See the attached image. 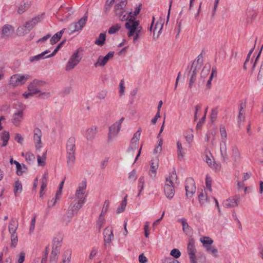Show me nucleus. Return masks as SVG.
<instances>
[{"label": "nucleus", "instance_id": "f257e3e1", "mask_svg": "<svg viewBox=\"0 0 263 263\" xmlns=\"http://www.w3.org/2000/svg\"><path fill=\"white\" fill-rule=\"evenodd\" d=\"M139 21L130 18L125 24V27L128 31L127 35L128 37H133V43L138 42L140 37L144 34L143 28L139 24Z\"/></svg>", "mask_w": 263, "mask_h": 263}, {"label": "nucleus", "instance_id": "f03ea898", "mask_svg": "<svg viewBox=\"0 0 263 263\" xmlns=\"http://www.w3.org/2000/svg\"><path fill=\"white\" fill-rule=\"evenodd\" d=\"M174 172H175V171ZM174 177H176V174L175 173H173L170 177L166 178V183L164 187V191L166 198L168 199H172L175 194L173 182L171 179L173 178Z\"/></svg>", "mask_w": 263, "mask_h": 263}, {"label": "nucleus", "instance_id": "7ed1b4c3", "mask_svg": "<svg viewBox=\"0 0 263 263\" xmlns=\"http://www.w3.org/2000/svg\"><path fill=\"white\" fill-rule=\"evenodd\" d=\"M30 78L29 74H15L10 78L9 84L10 85L16 87L22 85Z\"/></svg>", "mask_w": 263, "mask_h": 263}, {"label": "nucleus", "instance_id": "20e7f679", "mask_svg": "<svg viewBox=\"0 0 263 263\" xmlns=\"http://www.w3.org/2000/svg\"><path fill=\"white\" fill-rule=\"evenodd\" d=\"M81 58V57L79 55V50H77L70 57L66 65L65 70L70 71L73 69L79 63Z\"/></svg>", "mask_w": 263, "mask_h": 263}, {"label": "nucleus", "instance_id": "39448f33", "mask_svg": "<svg viewBox=\"0 0 263 263\" xmlns=\"http://www.w3.org/2000/svg\"><path fill=\"white\" fill-rule=\"evenodd\" d=\"M201 68V65L197 64L195 65V62H193L190 70L188 72V77H189V87L192 88L196 80L197 72Z\"/></svg>", "mask_w": 263, "mask_h": 263}, {"label": "nucleus", "instance_id": "423d86ee", "mask_svg": "<svg viewBox=\"0 0 263 263\" xmlns=\"http://www.w3.org/2000/svg\"><path fill=\"white\" fill-rule=\"evenodd\" d=\"M87 20V16H84L80 18L77 22L71 24L68 28L69 34H72L76 31L82 30L85 25Z\"/></svg>", "mask_w": 263, "mask_h": 263}, {"label": "nucleus", "instance_id": "0eeeda50", "mask_svg": "<svg viewBox=\"0 0 263 263\" xmlns=\"http://www.w3.org/2000/svg\"><path fill=\"white\" fill-rule=\"evenodd\" d=\"M196 249L195 242L193 238L190 239L187 247V252L189 255L191 263H197L195 253Z\"/></svg>", "mask_w": 263, "mask_h": 263}, {"label": "nucleus", "instance_id": "6e6552de", "mask_svg": "<svg viewBox=\"0 0 263 263\" xmlns=\"http://www.w3.org/2000/svg\"><path fill=\"white\" fill-rule=\"evenodd\" d=\"M44 84L45 82L44 81L35 79L29 84L28 90L33 95L39 93L40 92L39 87L44 85Z\"/></svg>", "mask_w": 263, "mask_h": 263}, {"label": "nucleus", "instance_id": "1a4fd4ad", "mask_svg": "<svg viewBox=\"0 0 263 263\" xmlns=\"http://www.w3.org/2000/svg\"><path fill=\"white\" fill-rule=\"evenodd\" d=\"M114 51H110L104 57L100 55L97 62L94 64V66L97 67L105 66L108 61L114 57Z\"/></svg>", "mask_w": 263, "mask_h": 263}, {"label": "nucleus", "instance_id": "9d476101", "mask_svg": "<svg viewBox=\"0 0 263 263\" xmlns=\"http://www.w3.org/2000/svg\"><path fill=\"white\" fill-rule=\"evenodd\" d=\"M104 242L105 247L109 246L114 238L113 231L111 228L106 227L103 232Z\"/></svg>", "mask_w": 263, "mask_h": 263}, {"label": "nucleus", "instance_id": "9b49d317", "mask_svg": "<svg viewBox=\"0 0 263 263\" xmlns=\"http://www.w3.org/2000/svg\"><path fill=\"white\" fill-rule=\"evenodd\" d=\"M87 182L86 180L84 179L81 182V185L78 187V189L76 192V197L77 200H86V198L83 197V195L85 192L86 189Z\"/></svg>", "mask_w": 263, "mask_h": 263}, {"label": "nucleus", "instance_id": "f8f14e48", "mask_svg": "<svg viewBox=\"0 0 263 263\" xmlns=\"http://www.w3.org/2000/svg\"><path fill=\"white\" fill-rule=\"evenodd\" d=\"M185 191L187 197H191L195 193L196 186L192 179L189 178L186 181Z\"/></svg>", "mask_w": 263, "mask_h": 263}, {"label": "nucleus", "instance_id": "ddd939ff", "mask_svg": "<svg viewBox=\"0 0 263 263\" xmlns=\"http://www.w3.org/2000/svg\"><path fill=\"white\" fill-rule=\"evenodd\" d=\"M24 109V107H22V109L20 110H18L13 115L12 119V123L15 126H19L21 124V123L23 120L24 117V112L23 110Z\"/></svg>", "mask_w": 263, "mask_h": 263}, {"label": "nucleus", "instance_id": "4468645a", "mask_svg": "<svg viewBox=\"0 0 263 263\" xmlns=\"http://www.w3.org/2000/svg\"><path fill=\"white\" fill-rule=\"evenodd\" d=\"M42 132L39 128H35L34 130L33 140L35 143V148L37 150H40L42 147Z\"/></svg>", "mask_w": 263, "mask_h": 263}, {"label": "nucleus", "instance_id": "2eb2a0df", "mask_svg": "<svg viewBox=\"0 0 263 263\" xmlns=\"http://www.w3.org/2000/svg\"><path fill=\"white\" fill-rule=\"evenodd\" d=\"M121 128L120 127H118L117 124H113L112 125L109 127L108 134V140L112 141L115 137H116Z\"/></svg>", "mask_w": 263, "mask_h": 263}, {"label": "nucleus", "instance_id": "dca6fc26", "mask_svg": "<svg viewBox=\"0 0 263 263\" xmlns=\"http://www.w3.org/2000/svg\"><path fill=\"white\" fill-rule=\"evenodd\" d=\"M239 201V196L236 195L234 198H229L226 200L223 203L224 207L226 208H232L238 206Z\"/></svg>", "mask_w": 263, "mask_h": 263}, {"label": "nucleus", "instance_id": "f3484780", "mask_svg": "<svg viewBox=\"0 0 263 263\" xmlns=\"http://www.w3.org/2000/svg\"><path fill=\"white\" fill-rule=\"evenodd\" d=\"M98 132L97 127L92 126L86 131L85 137L88 141H92L96 137Z\"/></svg>", "mask_w": 263, "mask_h": 263}, {"label": "nucleus", "instance_id": "a211bd4d", "mask_svg": "<svg viewBox=\"0 0 263 263\" xmlns=\"http://www.w3.org/2000/svg\"><path fill=\"white\" fill-rule=\"evenodd\" d=\"M76 139L74 137H70L66 143V153L75 154Z\"/></svg>", "mask_w": 263, "mask_h": 263}, {"label": "nucleus", "instance_id": "6ab92c4d", "mask_svg": "<svg viewBox=\"0 0 263 263\" xmlns=\"http://www.w3.org/2000/svg\"><path fill=\"white\" fill-rule=\"evenodd\" d=\"M42 15H38L33 18H32L31 20L27 21L25 25V27L28 29V31H30L32 29L33 27L39 22H40L42 19Z\"/></svg>", "mask_w": 263, "mask_h": 263}, {"label": "nucleus", "instance_id": "aec40b11", "mask_svg": "<svg viewBox=\"0 0 263 263\" xmlns=\"http://www.w3.org/2000/svg\"><path fill=\"white\" fill-rule=\"evenodd\" d=\"M14 33L13 27L10 25H5L2 30V37L6 38L10 36Z\"/></svg>", "mask_w": 263, "mask_h": 263}, {"label": "nucleus", "instance_id": "412c9836", "mask_svg": "<svg viewBox=\"0 0 263 263\" xmlns=\"http://www.w3.org/2000/svg\"><path fill=\"white\" fill-rule=\"evenodd\" d=\"M220 154L221 161L223 162L228 160V155L227 154L226 141L223 140L220 144Z\"/></svg>", "mask_w": 263, "mask_h": 263}, {"label": "nucleus", "instance_id": "4be33fe9", "mask_svg": "<svg viewBox=\"0 0 263 263\" xmlns=\"http://www.w3.org/2000/svg\"><path fill=\"white\" fill-rule=\"evenodd\" d=\"M232 158L235 162H238L240 160V154L238 147L236 145L232 146Z\"/></svg>", "mask_w": 263, "mask_h": 263}, {"label": "nucleus", "instance_id": "5701e85b", "mask_svg": "<svg viewBox=\"0 0 263 263\" xmlns=\"http://www.w3.org/2000/svg\"><path fill=\"white\" fill-rule=\"evenodd\" d=\"M85 200H78L77 202L72 204L71 203L70 205L69 211H72L73 213H77V212L83 206L85 203Z\"/></svg>", "mask_w": 263, "mask_h": 263}, {"label": "nucleus", "instance_id": "b1692460", "mask_svg": "<svg viewBox=\"0 0 263 263\" xmlns=\"http://www.w3.org/2000/svg\"><path fill=\"white\" fill-rule=\"evenodd\" d=\"M163 23L162 22H157L155 25V27L154 29L153 39L157 40L159 35L161 34V31L163 28Z\"/></svg>", "mask_w": 263, "mask_h": 263}, {"label": "nucleus", "instance_id": "393cba45", "mask_svg": "<svg viewBox=\"0 0 263 263\" xmlns=\"http://www.w3.org/2000/svg\"><path fill=\"white\" fill-rule=\"evenodd\" d=\"M67 154V165L68 167L70 169L71 168L75 163L76 157L75 154L72 153H66Z\"/></svg>", "mask_w": 263, "mask_h": 263}, {"label": "nucleus", "instance_id": "a878e982", "mask_svg": "<svg viewBox=\"0 0 263 263\" xmlns=\"http://www.w3.org/2000/svg\"><path fill=\"white\" fill-rule=\"evenodd\" d=\"M18 221L15 218H12L9 225V231L10 233H15L18 228Z\"/></svg>", "mask_w": 263, "mask_h": 263}, {"label": "nucleus", "instance_id": "bb28decb", "mask_svg": "<svg viewBox=\"0 0 263 263\" xmlns=\"http://www.w3.org/2000/svg\"><path fill=\"white\" fill-rule=\"evenodd\" d=\"M30 6V2L29 0L23 1L18 8V13L22 14L29 8Z\"/></svg>", "mask_w": 263, "mask_h": 263}, {"label": "nucleus", "instance_id": "cd10ccee", "mask_svg": "<svg viewBox=\"0 0 263 263\" xmlns=\"http://www.w3.org/2000/svg\"><path fill=\"white\" fill-rule=\"evenodd\" d=\"M158 167V161L157 159L152 160L149 175L152 177L156 176V171Z\"/></svg>", "mask_w": 263, "mask_h": 263}, {"label": "nucleus", "instance_id": "c85d7f7f", "mask_svg": "<svg viewBox=\"0 0 263 263\" xmlns=\"http://www.w3.org/2000/svg\"><path fill=\"white\" fill-rule=\"evenodd\" d=\"M65 28H63L60 31L56 33L50 39V42L51 45L56 44L61 38Z\"/></svg>", "mask_w": 263, "mask_h": 263}, {"label": "nucleus", "instance_id": "c756f323", "mask_svg": "<svg viewBox=\"0 0 263 263\" xmlns=\"http://www.w3.org/2000/svg\"><path fill=\"white\" fill-rule=\"evenodd\" d=\"M61 247V240L58 238H54L53 240V245L52 251H54L58 254L60 253V250Z\"/></svg>", "mask_w": 263, "mask_h": 263}, {"label": "nucleus", "instance_id": "7c9ffc66", "mask_svg": "<svg viewBox=\"0 0 263 263\" xmlns=\"http://www.w3.org/2000/svg\"><path fill=\"white\" fill-rule=\"evenodd\" d=\"M105 40H106V33L105 32L101 33L99 34L98 39H97L95 41V44L98 46H102L104 44Z\"/></svg>", "mask_w": 263, "mask_h": 263}, {"label": "nucleus", "instance_id": "2f4dec72", "mask_svg": "<svg viewBox=\"0 0 263 263\" xmlns=\"http://www.w3.org/2000/svg\"><path fill=\"white\" fill-rule=\"evenodd\" d=\"M177 155L179 159H183L184 155V153L183 150V148L182 146V144L180 141H178L177 142Z\"/></svg>", "mask_w": 263, "mask_h": 263}, {"label": "nucleus", "instance_id": "473e14b6", "mask_svg": "<svg viewBox=\"0 0 263 263\" xmlns=\"http://www.w3.org/2000/svg\"><path fill=\"white\" fill-rule=\"evenodd\" d=\"M22 191V185L21 182L18 180H16L15 182L14 186V193L15 196L17 195V194L21 193Z\"/></svg>", "mask_w": 263, "mask_h": 263}, {"label": "nucleus", "instance_id": "72a5a7b5", "mask_svg": "<svg viewBox=\"0 0 263 263\" xmlns=\"http://www.w3.org/2000/svg\"><path fill=\"white\" fill-rule=\"evenodd\" d=\"M139 184L138 188L139 189V192L138 194V197H139L141 195V193L142 190L144 189V177L143 176H141L138 180Z\"/></svg>", "mask_w": 263, "mask_h": 263}, {"label": "nucleus", "instance_id": "f704fd0d", "mask_svg": "<svg viewBox=\"0 0 263 263\" xmlns=\"http://www.w3.org/2000/svg\"><path fill=\"white\" fill-rule=\"evenodd\" d=\"M74 213L72 212V211L69 210L67 214L63 216V221L66 224L68 223L71 221L72 217L73 216Z\"/></svg>", "mask_w": 263, "mask_h": 263}, {"label": "nucleus", "instance_id": "c9c22d12", "mask_svg": "<svg viewBox=\"0 0 263 263\" xmlns=\"http://www.w3.org/2000/svg\"><path fill=\"white\" fill-rule=\"evenodd\" d=\"M48 175L47 173H45L42 178V184L41 186V190L44 191V190L47 186V182L48 180Z\"/></svg>", "mask_w": 263, "mask_h": 263}, {"label": "nucleus", "instance_id": "e433bc0d", "mask_svg": "<svg viewBox=\"0 0 263 263\" xmlns=\"http://www.w3.org/2000/svg\"><path fill=\"white\" fill-rule=\"evenodd\" d=\"M207 251L214 255L215 257H217L218 250L214 247L211 246H205Z\"/></svg>", "mask_w": 263, "mask_h": 263}, {"label": "nucleus", "instance_id": "4c0bfd02", "mask_svg": "<svg viewBox=\"0 0 263 263\" xmlns=\"http://www.w3.org/2000/svg\"><path fill=\"white\" fill-rule=\"evenodd\" d=\"M102 216L103 215H101V214L99 215L97 222V228L98 229L99 231H100L105 221V219Z\"/></svg>", "mask_w": 263, "mask_h": 263}, {"label": "nucleus", "instance_id": "58836bf2", "mask_svg": "<svg viewBox=\"0 0 263 263\" xmlns=\"http://www.w3.org/2000/svg\"><path fill=\"white\" fill-rule=\"evenodd\" d=\"M201 242L205 246H211L213 242V240L209 237L204 236L200 239Z\"/></svg>", "mask_w": 263, "mask_h": 263}, {"label": "nucleus", "instance_id": "ea45409f", "mask_svg": "<svg viewBox=\"0 0 263 263\" xmlns=\"http://www.w3.org/2000/svg\"><path fill=\"white\" fill-rule=\"evenodd\" d=\"M121 28V25L119 24H116L115 25L111 26L108 29V33L111 34H114L117 32Z\"/></svg>", "mask_w": 263, "mask_h": 263}, {"label": "nucleus", "instance_id": "a19ab883", "mask_svg": "<svg viewBox=\"0 0 263 263\" xmlns=\"http://www.w3.org/2000/svg\"><path fill=\"white\" fill-rule=\"evenodd\" d=\"M27 170L26 166L23 164L22 165L20 163V168L16 167V174L18 176H22L24 172Z\"/></svg>", "mask_w": 263, "mask_h": 263}, {"label": "nucleus", "instance_id": "79ce46f5", "mask_svg": "<svg viewBox=\"0 0 263 263\" xmlns=\"http://www.w3.org/2000/svg\"><path fill=\"white\" fill-rule=\"evenodd\" d=\"M132 12H130L128 14H126L124 15H123V12H122V14H121V16H122V18H121V20L122 21H127V22L130 18H132L133 19H135V17H134V16L132 15Z\"/></svg>", "mask_w": 263, "mask_h": 263}, {"label": "nucleus", "instance_id": "37998d69", "mask_svg": "<svg viewBox=\"0 0 263 263\" xmlns=\"http://www.w3.org/2000/svg\"><path fill=\"white\" fill-rule=\"evenodd\" d=\"M127 3V0H121L120 3L117 4L115 6L116 10H122L126 6Z\"/></svg>", "mask_w": 263, "mask_h": 263}, {"label": "nucleus", "instance_id": "c03bdc74", "mask_svg": "<svg viewBox=\"0 0 263 263\" xmlns=\"http://www.w3.org/2000/svg\"><path fill=\"white\" fill-rule=\"evenodd\" d=\"M46 152H45L42 157L39 155L37 156V159L38 164L40 165L43 166L45 165V160L46 159Z\"/></svg>", "mask_w": 263, "mask_h": 263}, {"label": "nucleus", "instance_id": "a18cd8bd", "mask_svg": "<svg viewBox=\"0 0 263 263\" xmlns=\"http://www.w3.org/2000/svg\"><path fill=\"white\" fill-rule=\"evenodd\" d=\"M58 254V253H55L54 251H51L50 256L49 263H57Z\"/></svg>", "mask_w": 263, "mask_h": 263}, {"label": "nucleus", "instance_id": "49530a36", "mask_svg": "<svg viewBox=\"0 0 263 263\" xmlns=\"http://www.w3.org/2000/svg\"><path fill=\"white\" fill-rule=\"evenodd\" d=\"M140 135V130L139 129L136 133L134 134V137L131 139L132 144H134V143H136L139 141Z\"/></svg>", "mask_w": 263, "mask_h": 263}, {"label": "nucleus", "instance_id": "de8ad7c7", "mask_svg": "<svg viewBox=\"0 0 263 263\" xmlns=\"http://www.w3.org/2000/svg\"><path fill=\"white\" fill-rule=\"evenodd\" d=\"M109 202L108 200H106L104 202L103 206L102 208V211L100 214H101V215H103L107 212L108 209L109 208Z\"/></svg>", "mask_w": 263, "mask_h": 263}, {"label": "nucleus", "instance_id": "09e8293b", "mask_svg": "<svg viewBox=\"0 0 263 263\" xmlns=\"http://www.w3.org/2000/svg\"><path fill=\"white\" fill-rule=\"evenodd\" d=\"M107 91L106 90H103L99 91L97 95V98L99 100H103L107 96Z\"/></svg>", "mask_w": 263, "mask_h": 263}, {"label": "nucleus", "instance_id": "8fccbe9b", "mask_svg": "<svg viewBox=\"0 0 263 263\" xmlns=\"http://www.w3.org/2000/svg\"><path fill=\"white\" fill-rule=\"evenodd\" d=\"M158 146L154 149V153L155 154L159 153L162 151V145L163 144V139L160 138L158 140Z\"/></svg>", "mask_w": 263, "mask_h": 263}, {"label": "nucleus", "instance_id": "3c124183", "mask_svg": "<svg viewBox=\"0 0 263 263\" xmlns=\"http://www.w3.org/2000/svg\"><path fill=\"white\" fill-rule=\"evenodd\" d=\"M11 234V246L15 248L17 242V236L15 233Z\"/></svg>", "mask_w": 263, "mask_h": 263}, {"label": "nucleus", "instance_id": "603ef678", "mask_svg": "<svg viewBox=\"0 0 263 263\" xmlns=\"http://www.w3.org/2000/svg\"><path fill=\"white\" fill-rule=\"evenodd\" d=\"M170 255L173 256L175 258H178L180 256L181 253L178 249H173L171 251Z\"/></svg>", "mask_w": 263, "mask_h": 263}, {"label": "nucleus", "instance_id": "864d4df0", "mask_svg": "<svg viewBox=\"0 0 263 263\" xmlns=\"http://www.w3.org/2000/svg\"><path fill=\"white\" fill-rule=\"evenodd\" d=\"M210 69V65L209 64L208 66L205 65L202 69L201 76L202 77H205L209 73Z\"/></svg>", "mask_w": 263, "mask_h": 263}, {"label": "nucleus", "instance_id": "5fc2aeb1", "mask_svg": "<svg viewBox=\"0 0 263 263\" xmlns=\"http://www.w3.org/2000/svg\"><path fill=\"white\" fill-rule=\"evenodd\" d=\"M25 159L28 162L31 163L35 160V157L33 154L27 153L26 154Z\"/></svg>", "mask_w": 263, "mask_h": 263}, {"label": "nucleus", "instance_id": "6e6d98bb", "mask_svg": "<svg viewBox=\"0 0 263 263\" xmlns=\"http://www.w3.org/2000/svg\"><path fill=\"white\" fill-rule=\"evenodd\" d=\"M205 183L206 188L210 192H212V179L208 175L206 176Z\"/></svg>", "mask_w": 263, "mask_h": 263}, {"label": "nucleus", "instance_id": "4d7b16f0", "mask_svg": "<svg viewBox=\"0 0 263 263\" xmlns=\"http://www.w3.org/2000/svg\"><path fill=\"white\" fill-rule=\"evenodd\" d=\"M49 249V247L47 246L45 248V252L43 255L41 263H46Z\"/></svg>", "mask_w": 263, "mask_h": 263}, {"label": "nucleus", "instance_id": "13d9d810", "mask_svg": "<svg viewBox=\"0 0 263 263\" xmlns=\"http://www.w3.org/2000/svg\"><path fill=\"white\" fill-rule=\"evenodd\" d=\"M199 201L201 205L204 204L206 201H208V198L205 197L204 198V196L203 193H201L198 195Z\"/></svg>", "mask_w": 263, "mask_h": 263}, {"label": "nucleus", "instance_id": "bf43d9fd", "mask_svg": "<svg viewBox=\"0 0 263 263\" xmlns=\"http://www.w3.org/2000/svg\"><path fill=\"white\" fill-rule=\"evenodd\" d=\"M126 206L125 201H122L120 206H119L117 210V213H120L123 212L125 210Z\"/></svg>", "mask_w": 263, "mask_h": 263}, {"label": "nucleus", "instance_id": "052dcab7", "mask_svg": "<svg viewBox=\"0 0 263 263\" xmlns=\"http://www.w3.org/2000/svg\"><path fill=\"white\" fill-rule=\"evenodd\" d=\"M257 79L260 82L263 83V62L260 66V70L257 76Z\"/></svg>", "mask_w": 263, "mask_h": 263}, {"label": "nucleus", "instance_id": "680f3d73", "mask_svg": "<svg viewBox=\"0 0 263 263\" xmlns=\"http://www.w3.org/2000/svg\"><path fill=\"white\" fill-rule=\"evenodd\" d=\"M9 133L7 131H4L1 136V138L2 141H9Z\"/></svg>", "mask_w": 263, "mask_h": 263}, {"label": "nucleus", "instance_id": "e2e57ef3", "mask_svg": "<svg viewBox=\"0 0 263 263\" xmlns=\"http://www.w3.org/2000/svg\"><path fill=\"white\" fill-rule=\"evenodd\" d=\"M162 263H180L178 260L175 258L168 257L162 260Z\"/></svg>", "mask_w": 263, "mask_h": 263}, {"label": "nucleus", "instance_id": "0e129e2a", "mask_svg": "<svg viewBox=\"0 0 263 263\" xmlns=\"http://www.w3.org/2000/svg\"><path fill=\"white\" fill-rule=\"evenodd\" d=\"M39 97L43 99H45L49 98L51 96L50 93L49 92H41L39 93Z\"/></svg>", "mask_w": 263, "mask_h": 263}, {"label": "nucleus", "instance_id": "69168bd1", "mask_svg": "<svg viewBox=\"0 0 263 263\" xmlns=\"http://www.w3.org/2000/svg\"><path fill=\"white\" fill-rule=\"evenodd\" d=\"M180 221L181 222L182 226V229L184 232H185L189 227V226L186 221V220L185 218H181L180 219Z\"/></svg>", "mask_w": 263, "mask_h": 263}, {"label": "nucleus", "instance_id": "338daca9", "mask_svg": "<svg viewBox=\"0 0 263 263\" xmlns=\"http://www.w3.org/2000/svg\"><path fill=\"white\" fill-rule=\"evenodd\" d=\"M217 108H213L211 111V118L212 121H214L217 118Z\"/></svg>", "mask_w": 263, "mask_h": 263}, {"label": "nucleus", "instance_id": "774afa93", "mask_svg": "<svg viewBox=\"0 0 263 263\" xmlns=\"http://www.w3.org/2000/svg\"><path fill=\"white\" fill-rule=\"evenodd\" d=\"M128 179L133 181H135L137 179L136 171L134 170L129 173Z\"/></svg>", "mask_w": 263, "mask_h": 263}]
</instances>
